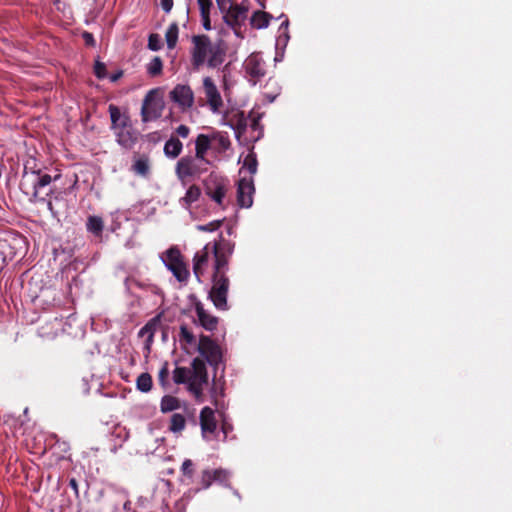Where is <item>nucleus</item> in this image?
Listing matches in <instances>:
<instances>
[{"label": "nucleus", "mask_w": 512, "mask_h": 512, "mask_svg": "<svg viewBox=\"0 0 512 512\" xmlns=\"http://www.w3.org/2000/svg\"><path fill=\"white\" fill-rule=\"evenodd\" d=\"M235 244L220 235L219 240L215 241L212 247L213 253V274L212 287L209 292V298L218 310H227V295L230 280L227 276L229 270V261L233 254Z\"/></svg>", "instance_id": "nucleus-1"}, {"label": "nucleus", "mask_w": 512, "mask_h": 512, "mask_svg": "<svg viewBox=\"0 0 512 512\" xmlns=\"http://www.w3.org/2000/svg\"><path fill=\"white\" fill-rule=\"evenodd\" d=\"M190 61L194 70L198 71L204 65L209 69L220 67L226 60L227 45L224 41L212 42L206 34L191 37Z\"/></svg>", "instance_id": "nucleus-2"}, {"label": "nucleus", "mask_w": 512, "mask_h": 512, "mask_svg": "<svg viewBox=\"0 0 512 512\" xmlns=\"http://www.w3.org/2000/svg\"><path fill=\"white\" fill-rule=\"evenodd\" d=\"M52 179L51 175L42 170L36 159L29 158L24 164L19 186L22 192L30 197V201L44 202L45 198L40 196V191L49 186Z\"/></svg>", "instance_id": "nucleus-3"}, {"label": "nucleus", "mask_w": 512, "mask_h": 512, "mask_svg": "<svg viewBox=\"0 0 512 512\" xmlns=\"http://www.w3.org/2000/svg\"><path fill=\"white\" fill-rule=\"evenodd\" d=\"M164 100L159 89H151L145 95L141 106V120L144 123L157 120L162 116Z\"/></svg>", "instance_id": "nucleus-4"}, {"label": "nucleus", "mask_w": 512, "mask_h": 512, "mask_svg": "<svg viewBox=\"0 0 512 512\" xmlns=\"http://www.w3.org/2000/svg\"><path fill=\"white\" fill-rule=\"evenodd\" d=\"M191 382L188 390L198 399L203 394V387L208 383V373L205 360L196 357L191 362Z\"/></svg>", "instance_id": "nucleus-5"}, {"label": "nucleus", "mask_w": 512, "mask_h": 512, "mask_svg": "<svg viewBox=\"0 0 512 512\" xmlns=\"http://www.w3.org/2000/svg\"><path fill=\"white\" fill-rule=\"evenodd\" d=\"M197 351L204 360L215 369H217L218 365L222 362L223 355L221 347L207 335H200Z\"/></svg>", "instance_id": "nucleus-6"}, {"label": "nucleus", "mask_w": 512, "mask_h": 512, "mask_svg": "<svg viewBox=\"0 0 512 512\" xmlns=\"http://www.w3.org/2000/svg\"><path fill=\"white\" fill-rule=\"evenodd\" d=\"M166 257V266L173 273L175 278L179 282L187 281L189 277V271L183 261L180 250L176 247H172L167 250Z\"/></svg>", "instance_id": "nucleus-7"}, {"label": "nucleus", "mask_w": 512, "mask_h": 512, "mask_svg": "<svg viewBox=\"0 0 512 512\" xmlns=\"http://www.w3.org/2000/svg\"><path fill=\"white\" fill-rule=\"evenodd\" d=\"M248 9L238 4H230L229 9L223 14L225 23L231 27L238 37L241 35V27L247 18Z\"/></svg>", "instance_id": "nucleus-8"}, {"label": "nucleus", "mask_w": 512, "mask_h": 512, "mask_svg": "<svg viewBox=\"0 0 512 512\" xmlns=\"http://www.w3.org/2000/svg\"><path fill=\"white\" fill-rule=\"evenodd\" d=\"M228 191V182L222 178L212 177L205 182V193L222 208Z\"/></svg>", "instance_id": "nucleus-9"}, {"label": "nucleus", "mask_w": 512, "mask_h": 512, "mask_svg": "<svg viewBox=\"0 0 512 512\" xmlns=\"http://www.w3.org/2000/svg\"><path fill=\"white\" fill-rule=\"evenodd\" d=\"M171 101L186 111L194 105V93L189 85L177 84L169 93Z\"/></svg>", "instance_id": "nucleus-10"}, {"label": "nucleus", "mask_w": 512, "mask_h": 512, "mask_svg": "<svg viewBox=\"0 0 512 512\" xmlns=\"http://www.w3.org/2000/svg\"><path fill=\"white\" fill-rule=\"evenodd\" d=\"M203 92L210 110L214 113L220 112L223 107V100L216 84L209 76L203 78Z\"/></svg>", "instance_id": "nucleus-11"}, {"label": "nucleus", "mask_w": 512, "mask_h": 512, "mask_svg": "<svg viewBox=\"0 0 512 512\" xmlns=\"http://www.w3.org/2000/svg\"><path fill=\"white\" fill-rule=\"evenodd\" d=\"M245 71L256 84L266 74L265 62L259 54H251L245 61Z\"/></svg>", "instance_id": "nucleus-12"}, {"label": "nucleus", "mask_w": 512, "mask_h": 512, "mask_svg": "<svg viewBox=\"0 0 512 512\" xmlns=\"http://www.w3.org/2000/svg\"><path fill=\"white\" fill-rule=\"evenodd\" d=\"M198 161L195 156L182 157L176 164L175 172L180 180L195 176L202 172L200 166L196 163Z\"/></svg>", "instance_id": "nucleus-13"}, {"label": "nucleus", "mask_w": 512, "mask_h": 512, "mask_svg": "<svg viewBox=\"0 0 512 512\" xmlns=\"http://www.w3.org/2000/svg\"><path fill=\"white\" fill-rule=\"evenodd\" d=\"M255 188L252 179L242 178L237 186V203L242 208H249L253 204Z\"/></svg>", "instance_id": "nucleus-14"}, {"label": "nucleus", "mask_w": 512, "mask_h": 512, "mask_svg": "<svg viewBox=\"0 0 512 512\" xmlns=\"http://www.w3.org/2000/svg\"><path fill=\"white\" fill-rule=\"evenodd\" d=\"M210 256L209 244L205 245L204 248L198 251L193 258V273L198 281H201L205 269L208 265Z\"/></svg>", "instance_id": "nucleus-15"}, {"label": "nucleus", "mask_w": 512, "mask_h": 512, "mask_svg": "<svg viewBox=\"0 0 512 512\" xmlns=\"http://www.w3.org/2000/svg\"><path fill=\"white\" fill-rule=\"evenodd\" d=\"M199 324L207 331H214L218 326V317L208 313L201 302L195 304Z\"/></svg>", "instance_id": "nucleus-16"}, {"label": "nucleus", "mask_w": 512, "mask_h": 512, "mask_svg": "<svg viewBox=\"0 0 512 512\" xmlns=\"http://www.w3.org/2000/svg\"><path fill=\"white\" fill-rule=\"evenodd\" d=\"M117 143L125 149H131L138 141V132L130 126L115 132Z\"/></svg>", "instance_id": "nucleus-17"}, {"label": "nucleus", "mask_w": 512, "mask_h": 512, "mask_svg": "<svg viewBox=\"0 0 512 512\" xmlns=\"http://www.w3.org/2000/svg\"><path fill=\"white\" fill-rule=\"evenodd\" d=\"M200 426L202 434L214 433L217 429V421L215 418L214 410L205 406L200 412Z\"/></svg>", "instance_id": "nucleus-18"}, {"label": "nucleus", "mask_w": 512, "mask_h": 512, "mask_svg": "<svg viewBox=\"0 0 512 512\" xmlns=\"http://www.w3.org/2000/svg\"><path fill=\"white\" fill-rule=\"evenodd\" d=\"M181 408H183L187 414H190L188 404L182 402L179 398L172 395L162 397L160 402V410L162 413L172 412Z\"/></svg>", "instance_id": "nucleus-19"}, {"label": "nucleus", "mask_w": 512, "mask_h": 512, "mask_svg": "<svg viewBox=\"0 0 512 512\" xmlns=\"http://www.w3.org/2000/svg\"><path fill=\"white\" fill-rule=\"evenodd\" d=\"M150 159L147 155H134L131 171L141 177L147 178L150 174Z\"/></svg>", "instance_id": "nucleus-20"}, {"label": "nucleus", "mask_w": 512, "mask_h": 512, "mask_svg": "<svg viewBox=\"0 0 512 512\" xmlns=\"http://www.w3.org/2000/svg\"><path fill=\"white\" fill-rule=\"evenodd\" d=\"M211 139L208 135L199 134L195 140V158L201 162L209 164L205 158L207 151L210 149Z\"/></svg>", "instance_id": "nucleus-21"}, {"label": "nucleus", "mask_w": 512, "mask_h": 512, "mask_svg": "<svg viewBox=\"0 0 512 512\" xmlns=\"http://www.w3.org/2000/svg\"><path fill=\"white\" fill-rule=\"evenodd\" d=\"M183 149V144L176 136H171L164 145L163 151L166 157L175 159L177 158Z\"/></svg>", "instance_id": "nucleus-22"}, {"label": "nucleus", "mask_w": 512, "mask_h": 512, "mask_svg": "<svg viewBox=\"0 0 512 512\" xmlns=\"http://www.w3.org/2000/svg\"><path fill=\"white\" fill-rule=\"evenodd\" d=\"M272 16L264 11L257 10L252 14L250 19L251 26L256 29H263L268 27Z\"/></svg>", "instance_id": "nucleus-23"}, {"label": "nucleus", "mask_w": 512, "mask_h": 512, "mask_svg": "<svg viewBox=\"0 0 512 512\" xmlns=\"http://www.w3.org/2000/svg\"><path fill=\"white\" fill-rule=\"evenodd\" d=\"M86 229L95 236H101L104 229L103 219L100 216H89L86 222Z\"/></svg>", "instance_id": "nucleus-24"}, {"label": "nucleus", "mask_w": 512, "mask_h": 512, "mask_svg": "<svg viewBox=\"0 0 512 512\" xmlns=\"http://www.w3.org/2000/svg\"><path fill=\"white\" fill-rule=\"evenodd\" d=\"M173 381L176 384H188L191 382L190 369L187 367H176L173 371Z\"/></svg>", "instance_id": "nucleus-25"}, {"label": "nucleus", "mask_w": 512, "mask_h": 512, "mask_svg": "<svg viewBox=\"0 0 512 512\" xmlns=\"http://www.w3.org/2000/svg\"><path fill=\"white\" fill-rule=\"evenodd\" d=\"M178 35H179L178 24L176 22H173L169 25V27L165 33V40L167 43V47L169 49H174L176 47V44L178 41Z\"/></svg>", "instance_id": "nucleus-26"}, {"label": "nucleus", "mask_w": 512, "mask_h": 512, "mask_svg": "<svg viewBox=\"0 0 512 512\" xmlns=\"http://www.w3.org/2000/svg\"><path fill=\"white\" fill-rule=\"evenodd\" d=\"M186 427L185 416L180 413H174L171 416L169 430L173 433H180Z\"/></svg>", "instance_id": "nucleus-27"}, {"label": "nucleus", "mask_w": 512, "mask_h": 512, "mask_svg": "<svg viewBox=\"0 0 512 512\" xmlns=\"http://www.w3.org/2000/svg\"><path fill=\"white\" fill-rule=\"evenodd\" d=\"M152 377L149 373H142L136 380V387L139 391L147 393L152 388Z\"/></svg>", "instance_id": "nucleus-28"}, {"label": "nucleus", "mask_w": 512, "mask_h": 512, "mask_svg": "<svg viewBox=\"0 0 512 512\" xmlns=\"http://www.w3.org/2000/svg\"><path fill=\"white\" fill-rule=\"evenodd\" d=\"M224 474V471L221 469H217L214 471L205 470L202 474V484L203 487L206 489L210 487L213 481L218 480V475Z\"/></svg>", "instance_id": "nucleus-29"}, {"label": "nucleus", "mask_w": 512, "mask_h": 512, "mask_svg": "<svg viewBox=\"0 0 512 512\" xmlns=\"http://www.w3.org/2000/svg\"><path fill=\"white\" fill-rule=\"evenodd\" d=\"M201 195L200 188L196 185H192L186 191L185 196L182 198V201L185 205L189 206L193 202L197 201Z\"/></svg>", "instance_id": "nucleus-30"}, {"label": "nucleus", "mask_w": 512, "mask_h": 512, "mask_svg": "<svg viewBox=\"0 0 512 512\" xmlns=\"http://www.w3.org/2000/svg\"><path fill=\"white\" fill-rule=\"evenodd\" d=\"M163 63L159 56H155L147 66V72L150 76L155 77L162 73Z\"/></svg>", "instance_id": "nucleus-31"}, {"label": "nucleus", "mask_w": 512, "mask_h": 512, "mask_svg": "<svg viewBox=\"0 0 512 512\" xmlns=\"http://www.w3.org/2000/svg\"><path fill=\"white\" fill-rule=\"evenodd\" d=\"M179 340L181 343L192 345L195 344L196 338L187 325L182 324L180 326Z\"/></svg>", "instance_id": "nucleus-32"}, {"label": "nucleus", "mask_w": 512, "mask_h": 512, "mask_svg": "<svg viewBox=\"0 0 512 512\" xmlns=\"http://www.w3.org/2000/svg\"><path fill=\"white\" fill-rule=\"evenodd\" d=\"M224 382L221 380H213V384L211 387V395L214 398L215 405H218V398L224 397Z\"/></svg>", "instance_id": "nucleus-33"}, {"label": "nucleus", "mask_w": 512, "mask_h": 512, "mask_svg": "<svg viewBox=\"0 0 512 512\" xmlns=\"http://www.w3.org/2000/svg\"><path fill=\"white\" fill-rule=\"evenodd\" d=\"M257 165L258 162L256 155L254 153H249L244 159L243 167L253 175L257 172Z\"/></svg>", "instance_id": "nucleus-34"}, {"label": "nucleus", "mask_w": 512, "mask_h": 512, "mask_svg": "<svg viewBox=\"0 0 512 512\" xmlns=\"http://www.w3.org/2000/svg\"><path fill=\"white\" fill-rule=\"evenodd\" d=\"M223 221L224 220H214L207 224L197 225L196 229L202 232H213L218 230L222 226Z\"/></svg>", "instance_id": "nucleus-35"}, {"label": "nucleus", "mask_w": 512, "mask_h": 512, "mask_svg": "<svg viewBox=\"0 0 512 512\" xmlns=\"http://www.w3.org/2000/svg\"><path fill=\"white\" fill-rule=\"evenodd\" d=\"M110 119H111V128L115 126L119 120H121V117L123 114H121V111L118 106L114 104H110L108 108Z\"/></svg>", "instance_id": "nucleus-36"}, {"label": "nucleus", "mask_w": 512, "mask_h": 512, "mask_svg": "<svg viewBox=\"0 0 512 512\" xmlns=\"http://www.w3.org/2000/svg\"><path fill=\"white\" fill-rule=\"evenodd\" d=\"M169 377V365L167 362H165L159 373H158V382L161 386L165 387L167 384V379Z\"/></svg>", "instance_id": "nucleus-37"}, {"label": "nucleus", "mask_w": 512, "mask_h": 512, "mask_svg": "<svg viewBox=\"0 0 512 512\" xmlns=\"http://www.w3.org/2000/svg\"><path fill=\"white\" fill-rule=\"evenodd\" d=\"M148 48L152 51H158L161 49L160 37L158 34H150L148 38Z\"/></svg>", "instance_id": "nucleus-38"}, {"label": "nucleus", "mask_w": 512, "mask_h": 512, "mask_svg": "<svg viewBox=\"0 0 512 512\" xmlns=\"http://www.w3.org/2000/svg\"><path fill=\"white\" fill-rule=\"evenodd\" d=\"M94 74L98 79H104L107 77V70L104 63L96 61L94 65Z\"/></svg>", "instance_id": "nucleus-39"}, {"label": "nucleus", "mask_w": 512, "mask_h": 512, "mask_svg": "<svg viewBox=\"0 0 512 512\" xmlns=\"http://www.w3.org/2000/svg\"><path fill=\"white\" fill-rule=\"evenodd\" d=\"M130 126H132V123H131V119L129 117V115L127 114H123L122 117H121V120L118 121V123L113 126L111 129L114 130V132H116L118 129H126V128H129Z\"/></svg>", "instance_id": "nucleus-40"}, {"label": "nucleus", "mask_w": 512, "mask_h": 512, "mask_svg": "<svg viewBox=\"0 0 512 512\" xmlns=\"http://www.w3.org/2000/svg\"><path fill=\"white\" fill-rule=\"evenodd\" d=\"M199 5L200 14L210 13L213 6L212 0H197Z\"/></svg>", "instance_id": "nucleus-41"}, {"label": "nucleus", "mask_w": 512, "mask_h": 512, "mask_svg": "<svg viewBox=\"0 0 512 512\" xmlns=\"http://www.w3.org/2000/svg\"><path fill=\"white\" fill-rule=\"evenodd\" d=\"M181 471L184 475L192 477L193 475V462L190 459H186L181 466Z\"/></svg>", "instance_id": "nucleus-42"}, {"label": "nucleus", "mask_w": 512, "mask_h": 512, "mask_svg": "<svg viewBox=\"0 0 512 512\" xmlns=\"http://www.w3.org/2000/svg\"><path fill=\"white\" fill-rule=\"evenodd\" d=\"M146 334H148V341H151L152 338H153V327H152V325L150 323H147L139 331V336L140 337H143Z\"/></svg>", "instance_id": "nucleus-43"}, {"label": "nucleus", "mask_w": 512, "mask_h": 512, "mask_svg": "<svg viewBox=\"0 0 512 512\" xmlns=\"http://www.w3.org/2000/svg\"><path fill=\"white\" fill-rule=\"evenodd\" d=\"M214 139H217L219 146L224 150L228 149L231 144L228 137L223 136L219 133L216 136H214Z\"/></svg>", "instance_id": "nucleus-44"}, {"label": "nucleus", "mask_w": 512, "mask_h": 512, "mask_svg": "<svg viewBox=\"0 0 512 512\" xmlns=\"http://www.w3.org/2000/svg\"><path fill=\"white\" fill-rule=\"evenodd\" d=\"M175 133L177 137L187 138L190 134V128L186 125H180L176 128Z\"/></svg>", "instance_id": "nucleus-45"}, {"label": "nucleus", "mask_w": 512, "mask_h": 512, "mask_svg": "<svg viewBox=\"0 0 512 512\" xmlns=\"http://www.w3.org/2000/svg\"><path fill=\"white\" fill-rule=\"evenodd\" d=\"M200 15H201L202 25H203L204 29L207 31L211 30L212 27H211L210 13L200 14Z\"/></svg>", "instance_id": "nucleus-46"}, {"label": "nucleus", "mask_w": 512, "mask_h": 512, "mask_svg": "<svg viewBox=\"0 0 512 512\" xmlns=\"http://www.w3.org/2000/svg\"><path fill=\"white\" fill-rule=\"evenodd\" d=\"M219 10L224 13L229 9L230 4H233V0H216Z\"/></svg>", "instance_id": "nucleus-47"}, {"label": "nucleus", "mask_w": 512, "mask_h": 512, "mask_svg": "<svg viewBox=\"0 0 512 512\" xmlns=\"http://www.w3.org/2000/svg\"><path fill=\"white\" fill-rule=\"evenodd\" d=\"M247 126V121L244 118L243 114H241L240 118L237 121L236 130L238 134H241Z\"/></svg>", "instance_id": "nucleus-48"}, {"label": "nucleus", "mask_w": 512, "mask_h": 512, "mask_svg": "<svg viewBox=\"0 0 512 512\" xmlns=\"http://www.w3.org/2000/svg\"><path fill=\"white\" fill-rule=\"evenodd\" d=\"M160 4H161L162 9L166 13H169L173 8L174 2H173V0H160Z\"/></svg>", "instance_id": "nucleus-49"}, {"label": "nucleus", "mask_w": 512, "mask_h": 512, "mask_svg": "<svg viewBox=\"0 0 512 512\" xmlns=\"http://www.w3.org/2000/svg\"><path fill=\"white\" fill-rule=\"evenodd\" d=\"M221 430H222V432L224 434V439H226L228 437V434L230 432H232L233 426L230 423H228L226 421H223V423L221 425Z\"/></svg>", "instance_id": "nucleus-50"}, {"label": "nucleus", "mask_w": 512, "mask_h": 512, "mask_svg": "<svg viewBox=\"0 0 512 512\" xmlns=\"http://www.w3.org/2000/svg\"><path fill=\"white\" fill-rule=\"evenodd\" d=\"M69 486L74 491L76 497H78L79 496L78 482L75 478H71L69 480Z\"/></svg>", "instance_id": "nucleus-51"}, {"label": "nucleus", "mask_w": 512, "mask_h": 512, "mask_svg": "<svg viewBox=\"0 0 512 512\" xmlns=\"http://www.w3.org/2000/svg\"><path fill=\"white\" fill-rule=\"evenodd\" d=\"M250 118H251V124H250L251 128L253 130H257L258 126H259V119H260L259 116L256 117V116H252V114H250Z\"/></svg>", "instance_id": "nucleus-52"}, {"label": "nucleus", "mask_w": 512, "mask_h": 512, "mask_svg": "<svg viewBox=\"0 0 512 512\" xmlns=\"http://www.w3.org/2000/svg\"><path fill=\"white\" fill-rule=\"evenodd\" d=\"M83 38L85 39L86 44H88V45H93L94 44V38H93L92 34H90L88 32H85L83 34Z\"/></svg>", "instance_id": "nucleus-53"}, {"label": "nucleus", "mask_w": 512, "mask_h": 512, "mask_svg": "<svg viewBox=\"0 0 512 512\" xmlns=\"http://www.w3.org/2000/svg\"><path fill=\"white\" fill-rule=\"evenodd\" d=\"M122 75H123V72L122 71H118L117 73L112 74L110 76V81L111 82H116V81H118L122 77Z\"/></svg>", "instance_id": "nucleus-54"}, {"label": "nucleus", "mask_w": 512, "mask_h": 512, "mask_svg": "<svg viewBox=\"0 0 512 512\" xmlns=\"http://www.w3.org/2000/svg\"><path fill=\"white\" fill-rule=\"evenodd\" d=\"M47 208L49 209V211H51L52 214H54V215L56 214L54 211L53 204L50 200L47 202Z\"/></svg>", "instance_id": "nucleus-55"}, {"label": "nucleus", "mask_w": 512, "mask_h": 512, "mask_svg": "<svg viewBox=\"0 0 512 512\" xmlns=\"http://www.w3.org/2000/svg\"><path fill=\"white\" fill-rule=\"evenodd\" d=\"M226 477H227V474L224 471V474L218 475V480L217 481H222V480L226 479Z\"/></svg>", "instance_id": "nucleus-56"}, {"label": "nucleus", "mask_w": 512, "mask_h": 512, "mask_svg": "<svg viewBox=\"0 0 512 512\" xmlns=\"http://www.w3.org/2000/svg\"><path fill=\"white\" fill-rule=\"evenodd\" d=\"M130 505V502L127 501L125 504H124V509H128V506Z\"/></svg>", "instance_id": "nucleus-57"}, {"label": "nucleus", "mask_w": 512, "mask_h": 512, "mask_svg": "<svg viewBox=\"0 0 512 512\" xmlns=\"http://www.w3.org/2000/svg\"><path fill=\"white\" fill-rule=\"evenodd\" d=\"M228 233H229V234H231V233H232V228H231V227L228 229Z\"/></svg>", "instance_id": "nucleus-58"}]
</instances>
